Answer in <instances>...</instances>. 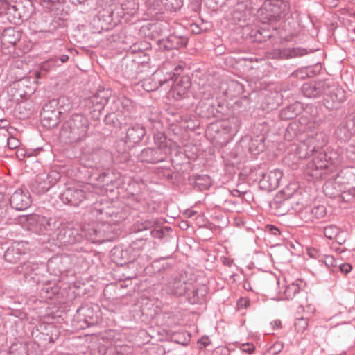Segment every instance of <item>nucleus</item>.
I'll return each instance as SVG.
<instances>
[{"instance_id":"obj_1","label":"nucleus","mask_w":355,"mask_h":355,"mask_svg":"<svg viewBox=\"0 0 355 355\" xmlns=\"http://www.w3.org/2000/svg\"><path fill=\"white\" fill-rule=\"evenodd\" d=\"M91 214L101 223L92 221L85 224L80 230L89 241L93 243H102L111 239L110 225L124 220L127 214L114 206H104L102 202L92 203Z\"/></svg>"},{"instance_id":"obj_2","label":"nucleus","mask_w":355,"mask_h":355,"mask_svg":"<svg viewBox=\"0 0 355 355\" xmlns=\"http://www.w3.org/2000/svg\"><path fill=\"white\" fill-rule=\"evenodd\" d=\"M345 164L343 147L338 146L320 153L309 161L304 170L305 173L313 178H326L328 173L332 172L330 166H338Z\"/></svg>"},{"instance_id":"obj_3","label":"nucleus","mask_w":355,"mask_h":355,"mask_svg":"<svg viewBox=\"0 0 355 355\" xmlns=\"http://www.w3.org/2000/svg\"><path fill=\"white\" fill-rule=\"evenodd\" d=\"M89 128V122L85 115L74 114L62 125L60 139L69 144L80 142L86 138Z\"/></svg>"},{"instance_id":"obj_4","label":"nucleus","mask_w":355,"mask_h":355,"mask_svg":"<svg viewBox=\"0 0 355 355\" xmlns=\"http://www.w3.org/2000/svg\"><path fill=\"white\" fill-rule=\"evenodd\" d=\"M70 107V102L64 96L50 100L44 105L40 113L42 125L49 129L57 126L60 122V115Z\"/></svg>"},{"instance_id":"obj_5","label":"nucleus","mask_w":355,"mask_h":355,"mask_svg":"<svg viewBox=\"0 0 355 355\" xmlns=\"http://www.w3.org/2000/svg\"><path fill=\"white\" fill-rule=\"evenodd\" d=\"M289 9V3L284 0H266L260 9V13L266 21L271 24L285 17Z\"/></svg>"},{"instance_id":"obj_6","label":"nucleus","mask_w":355,"mask_h":355,"mask_svg":"<svg viewBox=\"0 0 355 355\" xmlns=\"http://www.w3.org/2000/svg\"><path fill=\"white\" fill-rule=\"evenodd\" d=\"M22 32L15 27H7L0 30V39L1 40L2 51L5 54L11 55H18L17 50L21 51V40Z\"/></svg>"},{"instance_id":"obj_7","label":"nucleus","mask_w":355,"mask_h":355,"mask_svg":"<svg viewBox=\"0 0 355 355\" xmlns=\"http://www.w3.org/2000/svg\"><path fill=\"white\" fill-rule=\"evenodd\" d=\"M27 221L33 225L38 234H47L52 238L56 235V232L62 223L60 220L55 218H47L37 214L28 216Z\"/></svg>"},{"instance_id":"obj_8","label":"nucleus","mask_w":355,"mask_h":355,"mask_svg":"<svg viewBox=\"0 0 355 355\" xmlns=\"http://www.w3.org/2000/svg\"><path fill=\"white\" fill-rule=\"evenodd\" d=\"M95 198V194L92 192H87L84 189L78 187H67L60 195V199L64 204L70 206L78 207L82 204L88 206L89 201L92 203L93 199Z\"/></svg>"},{"instance_id":"obj_9","label":"nucleus","mask_w":355,"mask_h":355,"mask_svg":"<svg viewBox=\"0 0 355 355\" xmlns=\"http://www.w3.org/2000/svg\"><path fill=\"white\" fill-rule=\"evenodd\" d=\"M53 239L60 246H67L80 243L83 240V235L79 229L73 227L71 224L62 223L56 235L53 236Z\"/></svg>"},{"instance_id":"obj_10","label":"nucleus","mask_w":355,"mask_h":355,"mask_svg":"<svg viewBox=\"0 0 355 355\" xmlns=\"http://www.w3.org/2000/svg\"><path fill=\"white\" fill-rule=\"evenodd\" d=\"M328 142V136L322 132H317L315 137H309L300 144L298 147L299 157L306 158L324 146Z\"/></svg>"},{"instance_id":"obj_11","label":"nucleus","mask_w":355,"mask_h":355,"mask_svg":"<svg viewBox=\"0 0 355 355\" xmlns=\"http://www.w3.org/2000/svg\"><path fill=\"white\" fill-rule=\"evenodd\" d=\"M17 272L23 275L28 282L40 284L43 282V273L46 270V265L33 261H27L17 267Z\"/></svg>"},{"instance_id":"obj_12","label":"nucleus","mask_w":355,"mask_h":355,"mask_svg":"<svg viewBox=\"0 0 355 355\" xmlns=\"http://www.w3.org/2000/svg\"><path fill=\"white\" fill-rule=\"evenodd\" d=\"M73 257L67 254H57L49 259L46 270L50 274L60 277L67 273L72 266Z\"/></svg>"},{"instance_id":"obj_13","label":"nucleus","mask_w":355,"mask_h":355,"mask_svg":"<svg viewBox=\"0 0 355 355\" xmlns=\"http://www.w3.org/2000/svg\"><path fill=\"white\" fill-rule=\"evenodd\" d=\"M191 286V282L187 281L182 275H175L162 287V291L173 297L184 296Z\"/></svg>"},{"instance_id":"obj_14","label":"nucleus","mask_w":355,"mask_h":355,"mask_svg":"<svg viewBox=\"0 0 355 355\" xmlns=\"http://www.w3.org/2000/svg\"><path fill=\"white\" fill-rule=\"evenodd\" d=\"M296 188L295 185H290L276 196L272 203V207L276 209L277 215H285L292 207L289 199L296 193Z\"/></svg>"},{"instance_id":"obj_15","label":"nucleus","mask_w":355,"mask_h":355,"mask_svg":"<svg viewBox=\"0 0 355 355\" xmlns=\"http://www.w3.org/2000/svg\"><path fill=\"white\" fill-rule=\"evenodd\" d=\"M125 135L121 139L128 148L138 146L146 135L145 127L139 123L128 125Z\"/></svg>"},{"instance_id":"obj_16","label":"nucleus","mask_w":355,"mask_h":355,"mask_svg":"<svg viewBox=\"0 0 355 355\" xmlns=\"http://www.w3.org/2000/svg\"><path fill=\"white\" fill-rule=\"evenodd\" d=\"M34 11L31 0H17L13 3L11 23L20 24L29 19Z\"/></svg>"},{"instance_id":"obj_17","label":"nucleus","mask_w":355,"mask_h":355,"mask_svg":"<svg viewBox=\"0 0 355 355\" xmlns=\"http://www.w3.org/2000/svg\"><path fill=\"white\" fill-rule=\"evenodd\" d=\"M257 172L261 176L259 184L261 190L269 192L278 188L283 176V172L281 170L274 169L266 173L259 171Z\"/></svg>"},{"instance_id":"obj_18","label":"nucleus","mask_w":355,"mask_h":355,"mask_svg":"<svg viewBox=\"0 0 355 355\" xmlns=\"http://www.w3.org/2000/svg\"><path fill=\"white\" fill-rule=\"evenodd\" d=\"M168 154L160 147H148L138 154V159L143 163L156 164L165 162Z\"/></svg>"},{"instance_id":"obj_19","label":"nucleus","mask_w":355,"mask_h":355,"mask_svg":"<svg viewBox=\"0 0 355 355\" xmlns=\"http://www.w3.org/2000/svg\"><path fill=\"white\" fill-rule=\"evenodd\" d=\"M329 89V93L324 98L323 105L329 110H338L346 100L345 91L339 86H333Z\"/></svg>"},{"instance_id":"obj_20","label":"nucleus","mask_w":355,"mask_h":355,"mask_svg":"<svg viewBox=\"0 0 355 355\" xmlns=\"http://www.w3.org/2000/svg\"><path fill=\"white\" fill-rule=\"evenodd\" d=\"M330 88L328 80L311 81L303 84L302 94L307 98H315L321 96Z\"/></svg>"},{"instance_id":"obj_21","label":"nucleus","mask_w":355,"mask_h":355,"mask_svg":"<svg viewBox=\"0 0 355 355\" xmlns=\"http://www.w3.org/2000/svg\"><path fill=\"white\" fill-rule=\"evenodd\" d=\"M93 309L88 305L79 307L74 315V321L77 323V328L85 329L94 325L96 320L94 318Z\"/></svg>"},{"instance_id":"obj_22","label":"nucleus","mask_w":355,"mask_h":355,"mask_svg":"<svg viewBox=\"0 0 355 355\" xmlns=\"http://www.w3.org/2000/svg\"><path fill=\"white\" fill-rule=\"evenodd\" d=\"M10 207L18 211H23L28 208L31 203V196L26 189L16 190L10 199Z\"/></svg>"},{"instance_id":"obj_23","label":"nucleus","mask_w":355,"mask_h":355,"mask_svg":"<svg viewBox=\"0 0 355 355\" xmlns=\"http://www.w3.org/2000/svg\"><path fill=\"white\" fill-rule=\"evenodd\" d=\"M94 179L97 181V184H98L99 187H106L107 190L109 189V186L114 188L120 187L123 182L119 173L115 174L112 171L109 170L99 173L96 177H94ZM110 190L112 191L113 189L110 188Z\"/></svg>"},{"instance_id":"obj_24","label":"nucleus","mask_w":355,"mask_h":355,"mask_svg":"<svg viewBox=\"0 0 355 355\" xmlns=\"http://www.w3.org/2000/svg\"><path fill=\"white\" fill-rule=\"evenodd\" d=\"M184 63H180L173 69V72L167 73L166 75L162 71H157L153 73V80L158 81V85L152 87L151 90H156L166 83L173 81L176 78H180V74L184 69Z\"/></svg>"},{"instance_id":"obj_25","label":"nucleus","mask_w":355,"mask_h":355,"mask_svg":"<svg viewBox=\"0 0 355 355\" xmlns=\"http://www.w3.org/2000/svg\"><path fill=\"white\" fill-rule=\"evenodd\" d=\"M111 92L110 90L98 91L88 100V106L92 109L91 112L101 114L105 105L108 103Z\"/></svg>"},{"instance_id":"obj_26","label":"nucleus","mask_w":355,"mask_h":355,"mask_svg":"<svg viewBox=\"0 0 355 355\" xmlns=\"http://www.w3.org/2000/svg\"><path fill=\"white\" fill-rule=\"evenodd\" d=\"M187 42L188 38L187 37L171 34L166 38L159 40V46L163 50L169 51L184 47Z\"/></svg>"},{"instance_id":"obj_27","label":"nucleus","mask_w":355,"mask_h":355,"mask_svg":"<svg viewBox=\"0 0 355 355\" xmlns=\"http://www.w3.org/2000/svg\"><path fill=\"white\" fill-rule=\"evenodd\" d=\"M207 293L208 288L205 285L196 286L191 282V286L184 297L191 304H201L205 301Z\"/></svg>"},{"instance_id":"obj_28","label":"nucleus","mask_w":355,"mask_h":355,"mask_svg":"<svg viewBox=\"0 0 355 355\" xmlns=\"http://www.w3.org/2000/svg\"><path fill=\"white\" fill-rule=\"evenodd\" d=\"M112 112L107 113L104 121L106 125L112 126L114 128L121 129L123 126L130 125L131 119L128 115H123L120 111L116 110H111Z\"/></svg>"},{"instance_id":"obj_29","label":"nucleus","mask_w":355,"mask_h":355,"mask_svg":"<svg viewBox=\"0 0 355 355\" xmlns=\"http://www.w3.org/2000/svg\"><path fill=\"white\" fill-rule=\"evenodd\" d=\"M26 254L25 243L23 241L13 243L4 253V259L6 262L16 263L22 255Z\"/></svg>"},{"instance_id":"obj_30","label":"nucleus","mask_w":355,"mask_h":355,"mask_svg":"<svg viewBox=\"0 0 355 355\" xmlns=\"http://www.w3.org/2000/svg\"><path fill=\"white\" fill-rule=\"evenodd\" d=\"M110 100L112 101L110 110H116L120 111L121 114L129 116L132 123L133 120V116L132 114V110H133L132 101L124 96L121 98L112 96Z\"/></svg>"},{"instance_id":"obj_31","label":"nucleus","mask_w":355,"mask_h":355,"mask_svg":"<svg viewBox=\"0 0 355 355\" xmlns=\"http://www.w3.org/2000/svg\"><path fill=\"white\" fill-rule=\"evenodd\" d=\"M171 82L173 96H175L177 99L184 98L191 86L190 78L187 76H183L180 78H176Z\"/></svg>"},{"instance_id":"obj_32","label":"nucleus","mask_w":355,"mask_h":355,"mask_svg":"<svg viewBox=\"0 0 355 355\" xmlns=\"http://www.w3.org/2000/svg\"><path fill=\"white\" fill-rule=\"evenodd\" d=\"M215 101L213 98L201 100L196 107L197 113L207 119L216 116L220 111L216 107Z\"/></svg>"},{"instance_id":"obj_33","label":"nucleus","mask_w":355,"mask_h":355,"mask_svg":"<svg viewBox=\"0 0 355 355\" xmlns=\"http://www.w3.org/2000/svg\"><path fill=\"white\" fill-rule=\"evenodd\" d=\"M266 23L269 24L266 20L264 19L263 26L261 27H257L251 32V35L254 37V40L257 42L261 43L267 41L272 37H273L274 33L276 31V28H270L269 24H265Z\"/></svg>"},{"instance_id":"obj_34","label":"nucleus","mask_w":355,"mask_h":355,"mask_svg":"<svg viewBox=\"0 0 355 355\" xmlns=\"http://www.w3.org/2000/svg\"><path fill=\"white\" fill-rule=\"evenodd\" d=\"M307 50L304 48H284L275 50L273 57L280 59H290L303 56L307 54Z\"/></svg>"},{"instance_id":"obj_35","label":"nucleus","mask_w":355,"mask_h":355,"mask_svg":"<svg viewBox=\"0 0 355 355\" xmlns=\"http://www.w3.org/2000/svg\"><path fill=\"white\" fill-rule=\"evenodd\" d=\"M54 174V173H50L46 176V179L48 181H43V178L42 177L38 178L35 182L32 184L31 189L33 191L35 192L37 194L44 193L46 191H48L50 188L60 179V176L58 173H56V176L58 178H55V181L53 182H51V180H49V179L51 178V176Z\"/></svg>"},{"instance_id":"obj_36","label":"nucleus","mask_w":355,"mask_h":355,"mask_svg":"<svg viewBox=\"0 0 355 355\" xmlns=\"http://www.w3.org/2000/svg\"><path fill=\"white\" fill-rule=\"evenodd\" d=\"M189 182L191 185L199 191L207 190L211 185V179L209 176L207 175H192L189 177Z\"/></svg>"},{"instance_id":"obj_37","label":"nucleus","mask_w":355,"mask_h":355,"mask_svg":"<svg viewBox=\"0 0 355 355\" xmlns=\"http://www.w3.org/2000/svg\"><path fill=\"white\" fill-rule=\"evenodd\" d=\"M302 105L300 103H295L286 106L281 110L279 118L286 121L295 119L302 110Z\"/></svg>"},{"instance_id":"obj_38","label":"nucleus","mask_w":355,"mask_h":355,"mask_svg":"<svg viewBox=\"0 0 355 355\" xmlns=\"http://www.w3.org/2000/svg\"><path fill=\"white\" fill-rule=\"evenodd\" d=\"M148 238L136 239L129 245V248L132 254V257L128 258L125 261H134L140 253L144 250L147 244Z\"/></svg>"},{"instance_id":"obj_39","label":"nucleus","mask_w":355,"mask_h":355,"mask_svg":"<svg viewBox=\"0 0 355 355\" xmlns=\"http://www.w3.org/2000/svg\"><path fill=\"white\" fill-rule=\"evenodd\" d=\"M13 3L8 0H0V21H8L11 23Z\"/></svg>"},{"instance_id":"obj_40","label":"nucleus","mask_w":355,"mask_h":355,"mask_svg":"<svg viewBox=\"0 0 355 355\" xmlns=\"http://www.w3.org/2000/svg\"><path fill=\"white\" fill-rule=\"evenodd\" d=\"M59 290L60 288L55 282L48 281L42 285L40 289V295L45 299H51L58 294Z\"/></svg>"},{"instance_id":"obj_41","label":"nucleus","mask_w":355,"mask_h":355,"mask_svg":"<svg viewBox=\"0 0 355 355\" xmlns=\"http://www.w3.org/2000/svg\"><path fill=\"white\" fill-rule=\"evenodd\" d=\"M53 60H50L47 62H43L38 70L33 71L29 74V78L33 80V83L35 84L39 83V80L43 78L46 74V71L49 70V67L51 62H53Z\"/></svg>"},{"instance_id":"obj_42","label":"nucleus","mask_w":355,"mask_h":355,"mask_svg":"<svg viewBox=\"0 0 355 355\" xmlns=\"http://www.w3.org/2000/svg\"><path fill=\"white\" fill-rule=\"evenodd\" d=\"M156 225L157 220L153 217L146 219H142L135 223L134 226V231L135 232H139L144 230L150 231Z\"/></svg>"},{"instance_id":"obj_43","label":"nucleus","mask_w":355,"mask_h":355,"mask_svg":"<svg viewBox=\"0 0 355 355\" xmlns=\"http://www.w3.org/2000/svg\"><path fill=\"white\" fill-rule=\"evenodd\" d=\"M50 17L51 15L49 14L40 15L36 18H34L36 21L32 23L31 28L36 33L41 34L43 31V28L42 27L45 26Z\"/></svg>"},{"instance_id":"obj_44","label":"nucleus","mask_w":355,"mask_h":355,"mask_svg":"<svg viewBox=\"0 0 355 355\" xmlns=\"http://www.w3.org/2000/svg\"><path fill=\"white\" fill-rule=\"evenodd\" d=\"M336 138L340 141H347L353 135L345 122L340 123L335 130Z\"/></svg>"},{"instance_id":"obj_45","label":"nucleus","mask_w":355,"mask_h":355,"mask_svg":"<svg viewBox=\"0 0 355 355\" xmlns=\"http://www.w3.org/2000/svg\"><path fill=\"white\" fill-rule=\"evenodd\" d=\"M60 26V24L58 21L53 19L52 16L51 15L49 19L46 24L45 26L43 28V31L41 34H45L46 36H57L58 35L57 33L58 28Z\"/></svg>"},{"instance_id":"obj_46","label":"nucleus","mask_w":355,"mask_h":355,"mask_svg":"<svg viewBox=\"0 0 355 355\" xmlns=\"http://www.w3.org/2000/svg\"><path fill=\"white\" fill-rule=\"evenodd\" d=\"M9 206L2 193H0V223H6L9 220Z\"/></svg>"},{"instance_id":"obj_47","label":"nucleus","mask_w":355,"mask_h":355,"mask_svg":"<svg viewBox=\"0 0 355 355\" xmlns=\"http://www.w3.org/2000/svg\"><path fill=\"white\" fill-rule=\"evenodd\" d=\"M98 155L96 153H92L90 155H84L80 159L82 164L89 168H93L98 166Z\"/></svg>"},{"instance_id":"obj_48","label":"nucleus","mask_w":355,"mask_h":355,"mask_svg":"<svg viewBox=\"0 0 355 355\" xmlns=\"http://www.w3.org/2000/svg\"><path fill=\"white\" fill-rule=\"evenodd\" d=\"M168 338L172 341L178 344H180L182 345H186L190 338L189 336L187 334V336H186V334L183 331H172L168 335Z\"/></svg>"},{"instance_id":"obj_49","label":"nucleus","mask_w":355,"mask_h":355,"mask_svg":"<svg viewBox=\"0 0 355 355\" xmlns=\"http://www.w3.org/2000/svg\"><path fill=\"white\" fill-rule=\"evenodd\" d=\"M40 329H44L46 332H40V337L44 339V341L49 343H54L55 338L53 336L52 332L55 331V327L52 324L40 325Z\"/></svg>"},{"instance_id":"obj_50","label":"nucleus","mask_w":355,"mask_h":355,"mask_svg":"<svg viewBox=\"0 0 355 355\" xmlns=\"http://www.w3.org/2000/svg\"><path fill=\"white\" fill-rule=\"evenodd\" d=\"M166 10L173 12L178 11L183 5V0H160Z\"/></svg>"},{"instance_id":"obj_51","label":"nucleus","mask_w":355,"mask_h":355,"mask_svg":"<svg viewBox=\"0 0 355 355\" xmlns=\"http://www.w3.org/2000/svg\"><path fill=\"white\" fill-rule=\"evenodd\" d=\"M154 141L156 145L155 147H160L164 150H166L167 154L169 153L170 148H168L169 144L166 137L164 134L157 133L154 135Z\"/></svg>"},{"instance_id":"obj_52","label":"nucleus","mask_w":355,"mask_h":355,"mask_svg":"<svg viewBox=\"0 0 355 355\" xmlns=\"http://www.w3.org/2000/svg\"><path fill=\"white\" fill-rule=\"evenodd\" d=\"M114 255L115 257H119L121 259V261L117 262L118 264L123 265L129 263L130 261H125L128 258H130L132 257V254L129 248H126L125 250H119L115 249L114 251Z\"/></svg>"},{"instance_id":"obj_53","label":"nucleus","mask_w":355,"mask_h":355,"mask_svg":"<svg viewBox=\"0 0 355 355\" xmlns=\"http://www.w3.org/2000/svg\"><path fill=\"white\" fill-rule=\"evenodd\" d=\"M324 235L329 239H335L340 233V229L335 225H330L324 228Z\"/></svg>"},{"instance_id":"obj_54","label":"nucleus","mask_w":355,"mask_h":355,"mask_svg":"<svg viewBox=\"0 0 355 355\" xmlns=\"http://www.w3.org/2000/svg\"><path fill=\"white\" fill-rule=\"evenodd\" d=\"M310 212L313 218L316 219L322 218L327 214V210L324 205L315 206L311 209Z\"/></svg>"},{"instance_id":"obj_55","label":"nucleus","mask_w":355,"mask_h":355,"mask_svg":"<svg viewBox=\"0 0 355 355\" xmlns=\"http://www.w3.org/2000/svg\"><path fill=\"white\" fill-rule=\"evenodd\" d=\"M307 254L310 258L318 259L320 262L323 260L325 255L320 249L316 248H308Z\"/></svg>"},{"instance_id":"obj_56","label":"nucleus","mask_w":355,"mask_h":355,"mask_svg":"<svg viewBox=\"0 0 355 355\" xmlns=\"http://www.w3.org/2000/svg\"><path fill=\"white\" fill-rule=\"evenodd\" d=\"M164 349L159 345H153L147 349L143 353V355H164Z\"/></svg>"},{"instance_id":"obj_57","label":"nucleus","mask_w":355,"mask_h":355,"mask_svg":"<svg viewBox=\"0 0 355 355\" xmlns=\"http://www.w3.org/2000/svg\"><path fill=\"white\" fill-rule=\"evenodd\" d=\"M345 163L347 160H355V146H343Z\"/></svg>"},{"instance_id":"obj_58","label":"nucleus","mask_w":355,"mask_h":355,"mask_svg":"<svg viewBox=\"0 0 355 355\" xmlns=\"http://www.w3.org/2000/svg\"><path fill=\"white\" fill-rule=\"evenodd\" d=\"M308 327V320L306 318L303 317L297 318L294 323L295 329L297 332L304 331Z\"/></svg>"},{"instance_id":"obj_59","label":"nucleus","mask_w":355,"mask_h":355,"mask_svg":"<svg viewBox=\"0 0 355 355\" xmlns=\"http://www.w3.org/2000/svg\"><path fill=\"white\" fill-rule=\"evenodd\" d=\"M148 234L154 238L162 239L164 236V232L162 227L156 225L148 232Z\"/></svg>"},{"instance_id":"obj_60","label":"nucleus","mask_w":355,"mask_h":355,"mask_svg":"<svg viewBox=\"0 0 355 355\" xmlns=\"http://www.w3.org/2000/svg\"><path fill=\"white\" fill-rule=\"evenodd\" d=\"M300 288L296 284H291L286 287L285 290V294L286 297H292L295 295L299 293Z\"/></svg>"},{"instance_id":"obj_61","label":"nucleus","mask_w":355,"mask_h":355,"mask_svg":"<svg viewBox=\"0 0 355 355\" xmlns=\"http://www.w3.org/2000/svg\"><path fill=\"white\" fill-rule=\"evenodd\" d=\"M148 122H149L153 128H158V126L160 124V119L158 115L156 114H150V116H146Z\"/></svg>"},{"instance_id":"obj_62","label":"nucleus","mask_w":355,"mask_h":355,"mask_svg":"<svg viewBox=\"0 0 355 355\" xmlns=\"http://www.w3.org/2000/svg\"><path fill=\"white\" fill-rule=\"evenodd\" d=\"M353 135H355V115H352L344 121Z\"/></svg>"},{"instance_id":"obj_63","label":"nucleus","mask_w":355,"mask_h":355,"mask_svg":"<svg viewBox=\"0 0 355 355\" xmlns=\"http://www.w3.org/2000/svg\"><path fill=\"white\" fill-rule=\"evenodd\" d=\"M321 262L324 263L328 268H334L336 266V261L334 259V257L331 255L325 254L323 260Z\"/></svg>"},{"instance_id":"obj_64","label":"nucleus","mask_w":355,"mask_h":355,"mask_svg":"<svg viewBox=\"0 0 355 355\" xmlns=\"http://www.w3.org/2000/svg\"><path fill=\"white\" fill-rule=\"evenodd\" d=\"M283 349V344L281 343H275L270 347L268 353L271 355L278 354Z\"/></svg>"}]
</instances>
